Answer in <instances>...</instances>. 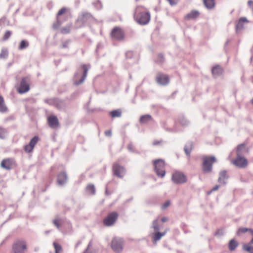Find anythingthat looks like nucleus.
<instances>
[{
  "mask_svg": "<svg viewBox=\"0 0 253 253\" xmlns=\"http://www.w3.org/2000/svg\"><path fill=\"white\" fill-rule=\"evenodd\" d=\"M134 17L137 23L140 25H146L150 20V14L142 6H137L135 10Z\"/></svg>",
  "mask_w": 253,
  "mask_h": 253,
  "instance_id": "f257e3e1",
  "label": "nucleus"
},
{
  "mask_svg": "<svg viewBox=\"0 0 253 253\" xmlns=\"http://www.w3.org/2000/svg\"><path fill=\"white\" fill-rule=\"evenodd\" d=\"M88 68L87 65H82L78 69L75 73L73 81L76 85H79L84 81L88 72Z\"/></svg>",
  "mask_w": 253,
  "mask_h": 253,
  "instance_id": "f03ea898",
  "label": "nucleus"
},
{
  "mask_svg": "<svg viewBox=\"0 0 253 253\" xmlns=\"http://www.w3.org/2000/svg\"><path fill=\"white\" fill-rule=\"evenodd\" d=\"M202 169L204 173H209L212 169V164L216 160L214 156H205L203 158Z\"/></svg>",
  "mask_w": 253,
  "mask_h": 253,
  "instance_id": "7ed1b4c3",
  "label": "nucleus"
},
{
  "mask_svg": "<svg viewBox=\"0 0 253 253\" xmlns=\"http://www.w3.org/2000/svg\"><path fill=\"white\" fill-rule=\"evenodd\" d=\"M155 171L157 175L161 177H163L166 174L165 169V162L162 159H158L154 161Z\"/></svg>",
  "mask_w": 253,
  "mask_h": 253,
  "instance_id": "20e7f679",
  "label": "nucleus"
},
{
  "mask_svg": "<svg viewBox=\"0 0 253 253\" xmlns=\"http://www.w3.org/2000/svg\"><path fill=\"white\" fill-rule=\"evenodd\" d=\"M124 240L121 238L115 237L113 239L111 243V248L116 253H120L123 249Z\"/></svg>",
  "mask_w": 253,
  "mask_h": 253,
  "instance_id": "39448f33",
  "label": "nucleus"
},
{
  "mask_svg": "<svg viewBox=\"0 0 253 253\" xmlns=\"http://www.w3.org/2000/svg\"><path fill=\"white\" fill-rule=\"evenodd\" d=\"M118 216L119 214L116 211L109 213L103 219V222L104 225L108 227L113 226L117 220Z\"/></svg>",
  "mask_w": 253,
  "mask_h": 253,
  "instance_id": "423d86ee",
  "label": "nucleus"
},
{
  "mask_svg": "<svg viewBox=\"0 0 253 253\" xmlns=\"http://www.w3.org/2000/svg\"><path fill=\"white\" fill-rule=\"evenodd\" d=\"M30 79L28 77H25L21 79L17 91L20 94L27 92L30 90Z\"/></svg>",
  "mask_w": 253,
  "mask_h": 253,
  "instance_id": "0eeeda50",
  "label": "nucleus"
},
{
  "mask_svg": "<svg viewBox=\"0 0 253 253\" xmlns=\"http://www.w3.org/2000/svg\"><path fill=\"white\" fill-rule=\"evenodd\" d=\"M27 249V245L24 241L18 240L14 243L13 245L14 253H25Z\"/></svg>",
  "mask_w": 253,
  "mask_h": 253,
  "instance_id": "6e6552de",
  "label": "nucleus"
},
{
  "mask_svg": "<svg viewBox=\"0 0 253 253\" xmlns=\"http://www.w3.org/2000/svg\"><path fill=\"white\" fill-rule=\"evenodd\" d=\"M172 180L176 184L184 183L186 181V177L182 173L178 171L174 172L172 175Z\"/></svg>",
  "mask_w": 253,
  "mask_h": 253,
  "instance_id": "1a4fd4ad",
  "label": "nucleus"
},
{
  "mask_svg": "<svg viewBox=\"0 0 253 253\" xmlns=\"http://www.w3.org/2000/svg\"><path fill=\"white\" fill-rule=\"evenodd\" d=\"M113 39L117 41L123 40L125 37L123 31L119 27H115L112 31L111 34Z\"/></svg>",
  "mask_w": 253,
  "mask_h": 253,
  "instance_id": "9d476101",
  "label": "nucleus"
},
{
  "mask_svg": "<svg viewBox=\"0 0 253 253\" xmlns=\"http://www.w3.org/2000/svg\"><path fill=\"white\" fill-rule=\"evenodd\" d=\"M114 174L119 178H122L126 173L125 168L118 164H114L113 166Z\"/></svg>",
  "mask_w": 253,
  "mask_h": 253,
  "instance_id": "9b49d317",
  "label": "nucleus"
},
{
  "mask_svg": "<svg viewBox=\"0 0 253 253\" xmlns=\"http://www.w3.org/2000/svg\"><path fill=\"white\" fill-rule=\"evenodd\" d=\"M232 163L237 167L244 168L248 165V161L244 157L237 156L236 158L232 161Z\"/></svg>",
  "mask_w": 253,
  "mask_h": 253,
  "instance_id": "f8f14e48",
  "label": "nucleus"
},
{
  "mask_svg": "<svg viewBox=\"0 0 253 253\" xmlns=\"http://www.w3.org/2000/svg\"><path fill=\"white\" fill-rule=\"evenodd\" d=\"M156 80L158 84L162 85H166L169 83V78L168 76L161 73L157 74L156 77Z\"/></svg>",
  "mask_w": 253,
  "mask_h": 253,
  "instance_id": "ddd939ff",
  "label": "nucleus"
},
{
  "mask_svg": "<svg viewBox=\"0 0 253 253\" xmlns=\"http://www.w3.org/2000/svg\"><path fill=\"white\" fill-rule=\"evenodd\" d=\"M0 166L2 168L9 170L15 166V163L12 159H6L1 161Z\"/></svg>",
  "mask_w": 253,
  "mask_h": 253,
  "instance_id": "4468645a",
  "label": "nucleus"
},
{
  "mask_svg": "<svg viewBox=\"0 0 253 253\" xmlns=\"http://www.w3.org/2000/svg\"><path fill=\"white\" fill-rule=\"evenodd\" d=\"M248 22L249 21L246 17H241L239 19L235 26L237 34H239L241 32L244 28V23L245 22L248 23Z\"/></svg>",
  "mask_w": 253,
  "mask_h": 253,
  "instance_id": "2eb2a0df",
  "label": "nucleus"
},
{
  "mask_svg": "<svg viewBox=\"0 0 253 253\" xmlns=\"http://www.w3.org/2000/svg\"><path fill=\"white\" fill-rule=\"evenodd\" d=\"M68 175L65 171L60 172L57 175V182L60 186L64 185L67 181Z\"/></svg>",
  "mask_w": 253,
  "mask_h": 253,
  "instance_id": "dca6fc26",
  "label": "nucleus"
},
{
  "mask_svg": "<svg viewBox=\"0 0 253 253\" xmlns=\"http://www.w3.org/2000/svg\"><path fill=\"white\" fill-rule=\"evenodd\" d=\"M246 152H247V150L244 143H242L237 147L236 154L237 156L244 157Z\"/></svg>",
  "mask_w": 253,
  "mask_h": 253,
  "instance_id": "f3484780",
  "label": "nucleus"
},
{
  "mask_svg": "<svg viewBox=\"0 0 253 253\" xmlns=\"http://www.w3.org/2000/svg\"><path fill=\"white\" fill-rule=\"evenodd\" d=\"M44 101L49 105H54L56 107H58L59 103H62V100L58 98L45 99Z\"/></svg>",
  "mask_w": 253,
  "mask_h": 253,
  "instance_id": "a211bd4d",
  "label": "nucleus"
},
{
  "mask_svg": "<svg viewBox=\"0 0 253 253\" xmlns=\"http://www.w3.org/2000/svg\"><path fill=\"white\" fill-rule=\"evenodd\" d=\"M48 123L51 127H56L59 124L58 118L54 116H51L48 118Z\"/></svg>",
  "mask_w": 253,
  "mask_h": 253,
  "instance_id": "6ab92c4d",
  "label": "nucleus"
},
{
  "mask_svg": "<svg viewBox=\"0 0 253 253\" xmlns=\"http://www.w3.org/2000/svg\"><path fill=\"white\" fill-rule=\"evenodd\" d=\"M223 73V69L221 66L217 65L212 69V73L213 76L216 78L221 75Z\"/></svg>",
  "mask_w": 253,
  "mask_h": 253,
  "instance_id": "aec40b11",
  "label": "nucleus"
},
{
  "mask_svg": "<svg viewBox=\"0 0 253 253\" xmlns=\"http://www.w3.org/2000/svg\"><path fill=\"white\" fill-rule=\"evenodd\" d=\"M199 15L200 13L198 10H193L185 16V18L188 20L194 19L197 18Z\"/></svg>",
  "mask_w": 253,
  "mask_h": 253,
  "instance_id": "412c9836",
  "label": "nucleus"
},
{
  "mask_svg": "<svg viewBox=\"0 0 253 253\" xmlns=\"http://www.w3.org/2000/svg\"><path fill=\"white\" fill-rule=\"evenodd\" d=\"M228 177L226 174V171L222 170L219 173V176L218 178V181L219 183L224 185L226 184L225 180Z\"/></svg>",
  "mask_w": 253,
  "mask_h": 253,
  "instance_id": "4be33fe9",
  "label": "nucleus"
},
{
  "mask_svg": "<svg viewBox=\"0 0 253 253\" xmlns=\"http://www.w3.org/2000/svg\"><path fill=\"white\" fill-rule=\"evenodd\" d=\"M155 233L154 234L153 236V242H156L157 241L160 240L161 238L165 236L166 234V231L164 232H160L158 231H155Z\"/></svg>",
  "mask_w": 253,
  "mask_h": 253,
  "instance_id": "5701e85b",
  "label": "nucleus"
},
{
  "mask_svg": "<svg viewBox=\"0 0 253 253\" xmlns=\"http://www.w3.org/2000/svg\"><path fill=\"white\" fill-rule=\"evenodd\" d=\"M152 120V116L150 115L146 114L140 117L139 119V122L141 124H146Z\"/></svg>",
  "mask_w": 253,
  "mask_h": 253,
  "instance_id": "b1692460",
  "label": "nucleus"
},
{
  "mask_svg": "<svg viewBox=\"0 0 253 253\" xmlns=\"http://www.w3.org/2000/svg\"><path fill=\"white\" fill-rule=\"evenodd\" d=\"M238 242L235 239H232L229 241L228 244L229 250L230 251H233L236 249V248L238 246Z\"/></svg>",
  "mask_w": 253,
  "mask_h": 253,
  "instance_id": "393cba45",
  "label": "nucleus"
},
{
  "mask_svg": "<svg viewBox=\"0 0 253 253\" xmlns=\"http://www.w3.org/2000/svg\"><path fill=\"white\" fill-rule=\"evenodd\" d=\"M178 122L183 126H187L189 124V121L182 115L179 116Z\"/></svg>",
  "mask_w": 253,
  "mask_h": 253,
  "instance_id": "a878e982",
  "label": "nucleus"
},
{
  "mask_svg": "<svg viewBox=\"0 0 253 253\" xmlns=\"http://www.w3.org/2000/svg\"><path fill=\"white\" fill-rule=\"evenodd\" d=\"M203 2L207 8L209 9H212L215 5L214 0H203Z\"/></svg>",
  "mask_w": 253,
  "mask_h": 253,
  "instance_id": "bb28decb",
  "label": "nucleus"
},
{
  "mask_svg": "<svg viewBox=\"0 0 253 253\" xmlns=\"http://www.w3.org/2000/svg\"><path fill=\"white\" fill-rule=\"evenodd\" d=\"M7 111V108L5 104L3 98L0 95V112L5 113Z\"/></svg>",
  "mask_w": 253,
  "mask_h": 253,
  "instance_id": "cd10ccee",
  "label": "nucleus"
},
{
  "mask_svg": "<svg viewBox=\"0 0 253 253\" xmlns=\"http://www.w3.org/2000/svg\"><path fill=\"white\" fill-rule=\"evenodd\" d=\"M192 144L191 142L186 143L184 146V150L186 155L188 157L190 156V154L192 150Z\"/></svg>",
  "mask_w": 253,
  "mask_h": 253,
  "instance_id": "c85d7f7f",
  "label": "nucleus"
},
{
  "mask_svg": "<svg viewBox=\"0 0 253 253\" xmlns=\"http://www.w3.org/2000/svg\"><path fill=\"white\" fill-rule=\"evenodd\" d=\"M249 231L251 234L253 235V230L251 228H239L237 231V235L240 236L242 234H244L247 232Z\"/></svg>",
  "mask_w": 253,
  "mask_h": 253,
  "instance_id": "c756f323",
  "label": "nucleus"
},
{
  "mask_svg": "<svg viewBox=\"0 0 253 253\" xmlns=\"http://www.w3.org/2000/svg\"><path fill=\"white\" fill-rule=\"evenodd\" d=\"M112 118H119L122 116V111L120 110H114L110 112Z\"/></svg>",
  "mask_w": 253,
  "mask_h": 253,
  "instance_id": "7c9ffc66",
  "label": "nucleus"
},
{
  "mask_svg": "<svg viewBox=\"0 0 253 253\" xmlns=\"http://www.w3.org/2000/svg\"><path fill=\"white\" fill-rule=\"evenodd\" d=\"M151 228L153 229L155 231H158L160 230L159 221L158 219H155L153 221Z\"/></svg>",
  "mask_w": 253,
  "mask_h": 253,
  "instance_id": "2f4dec72",
  "label": "nucleus"
},
{
  "mask_svg": "<svg viewBox=\"0 0 253 253\" xmlns=\"http://www.w3.org/2000/svg\"><path fill=\"white\" fill-rule=\"evenodd\" d=\"M86 191L89 194H90L92 195L94 194L95 192L94 185L92 184H89L87 185V186L86 187Z\"/></svg>",
  "mask_w": 253,
  "mask_h": 253,
  "instance_id": "473e14b6",
  "label": "nucleus"
},
{
  "mask_svg": "<svg viewBox=\"0 0 253 253\" xmlns=\"http://www.w3.org/2000/svg\"><path fill=\"white\" fill-rule=\"evenodd\" d=\"M29 45V42L26 40H22L19 44L18 47L19 50H23L27 48Z\"/></svg>",
  "mask_w": 253,
  "mask_h": 253,
  "instance_id": "72a5a7b5",
  "label": "nucleus"
},
{
  "mask_svg": "<svg viewBox=\"0 0 253 253\" xmlns=\"http://www.w3.org/2000/svg\"><path fill=\"white\" fill-rule=\"evenodd\" d=\"M83 253H96L95 251L92 248V241H90L86 249Z\"/></svg>",
  "mask_w": 253,
  "mask_h": 253,
  "instance_id": "f704fd0d",
  "label": "nucleus"
},
{
  "mask_svg": "<svg viewBox=\"0 0 253 253\" xmlns=\"http://www.w3.org/2000/svg\"><path fill=\"white\" fill-rule=\"evenodd\" d=\"M8 52L6 49L2 48L0 53V59H6L8 57Z\"/></svg>",
  "mask_w": 253,
  "mask_h": 253,
  "instance_id": "c9c22d12",
  "label": "nucleus"
},
{
  "mask_svg": "<svg viewBox=\"0 0 253 253\" xmlns=\"http://www.w3.org/2000/svg\"><path fill=\"white\" fill-rule=\"evenodd\" d=\"M243 250L249 252V253H253V247L250 246L249 245H243Z\"/></svg>",
  "mask_w": 253,
  "mask_h": 253,
  "instance_id": "e433bc0d",
  "label": "nucleus"
},
{
  "mask_svg": "<svg viewBox=\"0 0 253 253\" xmlns=\"http://www.w3.org/2000/svg\"><path fill=\"white\" fill-rule=\"evenodd\" d=\"M92 5L95 7V8L97 10H100L102 8V4L101 2L98 0L96 1L92 2Z\"/></svg>",
  "mask_w": 253,
  "mask_h": 253,
  "instance_id": "4c0bfd02",
  "label": "nucleus"
},
{
  "mask_svg": "<svg viewBox=\"0 0 253 253\" xmlns=\"http://www.w3.org/2000/svg\"><path fill=\"white\" fill-rule=\"evenodd\" d=\"M39 140V137L37 136H35L33 138H32L29 144H31V145L34 147L35 145L38 142Z\"/></svg>",
  "mask_w": 253,
  "mask_h": 253,
  "instance_id": "58836bf2",
  "label": "nucleus"
},
{
  "mask_svg": "<svg viewBox=\"0 0 253 253\" xmlns=\"http://www.w3.org/2000/svg\"><path fill=\"white\" fill-rule=\"evenodd\" d=\"M53 245L55 250V253H59V252L60 251H62V247L59 244L56 243V242H54Z\"/></svg>",
  "mask_w": 253,
  "mask_h": 253,
  "instance_id": "ea45409f",
  "label": "nucleus"
},
{
  "mask_svg": "<svg viewBox=\"0 0 253 253\" xmlns=\"http://www.w3.org/2000/svg\"><path fill=\"white\" fill-rule=\"evenodd\" d=\"M33 148H34V147H32L31 145V144H28L24 146V149L26 152L30 153V152H32Z\"/></svg>",
  "mask_w": 253,
  "mask_h": 253,
  "instance_id": "a19ab883",
  "label": "nucleus"
},
{
  "mask_svg": "<svg viewBox=\"0 0 253 253\" xmlns=\"http://www.w3.org/2000/svg\"><path fill=\"white\" fill-rule=\"evenodd\" d=\"M83 20L84 21H85L86 20L92 17V15L90 14V13L88 12H84L83 13Z\"/></svg>",
  "mask_w": 253,
  "mask_h": 253,
  "instance_id": "79ce46f5",
  "label": "nucleus"
},
{
  "mask_svg": "<svg viewBox=\"0 0 253 253\" xmlns=\"http://www.w3.org/2000/svg\"><path fill=\"white\" fill-rule=\"evenodd\" d=\"M70 31V26H67L62 28L61 32L63 34H66L69 33Z\"/></svg>",
  "mask_w": 253,
  "mask_h": 253,
  "instance_id": "37998d69",
  "label": "nucleus"
},
{
  "mask_svg": "<svg viewBox=\"0 0 253 253\" xmlns=\"http://www.w3.org/2000/svg\"><path fill=\"white\" fill-rule=\"evenodd\" d=\"M11 32L10 31H6L3 37V40L4 41L7 40L11 36Z\"/></svg>",
  "mask_w": 253,
  "mask_h": 253,
  "instance_id": "c03bdc74",
  "label": "nucleus"
},
{
  "mask_svg": "<svg viewBox=\"0 0 253 253\" xmlns=\"http://www.w3.org/2000/svg\"><path fill=\"white\" fill-rule=\"evenodd\" d=\"M127 149L131 152L136 153L139 154V152L134 150L133 145L131 143H129L127 145Z\"/></svg>",
  "mask_w": 253,
  "mask_h": 253,
  "instance_id": "a18cd8bd",
  "label": "nucleus"
},
{
  "mask_svg": "<svg viewBox=\"0 0 253 253\" xmlns=\"http://www.w3.org/2000/svg\"><path fill=\"white\" fill-rule=\"evenodd\" d=\"M66 10V8L65 7H62L60 9L57 14V18H58L59 16L63 14L65 12Z\"/></svg>",
  "mask_w": 253,
  "mask_h": 253,
  "instance_id": "49530a36",
  "label": "nucleus"
},
{
  "mask_svg": "<svg viewBox=\"0 0 253 253\" xmlns=\"http://www.w3.org/2000/svg\"><path fill=\"white\" fill-rule=\"evenodd\" d=\"M5 130L0 127V138L3 139L5 137Z\"/></svg>",
  "mask_w": 253,
  "mask_h": 253,
  "instance_id": "de8ad7c7",
  "label": "nucleus"
},
{
  "mask_svg": "<svg viewBox=\"0 0 253 253\" xmlns=\"http://www.w3.org/2000/svg\"><path fill=\"white\" fill-rule=\"evenodd\" d=\"M71 42L70 40H68L63 42L62 47V48H68L69 44Z\"/></svg>",
  "mask_w": 253,
  "mask_h": 253,
  "instance_id": "09e8293b",
  "label": "nucleus"
},
{
  "mask_svg": "<svg viewBox=\"0 0 253 253\" xmlns=\"http://www.w3.org/2000/svg\"><path fill=\"white\" fill-rule=\"evenodd\" d=\"M53 223L57 227L58 229H60V224L58 219H54L53 220Z\"/></svg>",
  "mask_w": 253,
  "mask_h": 253,
  "instance_id": "8fccbe9b",
  "label": "nucleus"
},
{
  "mask_svg": "<svg viewBox=\"0 0 253 253\" xmlns=\"http://www.w3.org/2000/svg\"><path fill=\"white\" fill-rule=\"evenodd\" d=\"M61 23L58 20V18H57V22L53 24V28L55 29L58 28V27L60 26Z\"/></svg>",
  "mask_w": 253,
  "mask_h": 253,
  "instance_id": "3c124183",
  "label": "nucleus"
},
{
  "mask_svg": "<svg viewBox=\"0 0 253 253\" xmlns=\"http://www.w3.org/2000/svg\"><path fill=\"white\" fill-rule=\"evenodd\" d=\"M164 61V57L162 54H159L158 55V62L162 63Z\"/></svg>",
  "mask_w": 253,
  "mask_h": 253,
  "instance_id": "603ef678",
  "label": "nucleus"
},
{
  "mask_svg": "<svg viewBox=\"0 0 253 253\" xmlns=\"http://www.w3.org/2000/svg\"><path fill=\"white\" fill-rule=\"evenodd\" d=\"M170 205V201H167V202H166L162 206V209L163 210H164L165 209H166L167 207H168Z\"/></svg>",
  "mask_w": 253,
  "mask_h": 253,
  "instance_id": "864d4df0",
  "label": "nucleus"
},
{
  "mask_svg": "<svg viewBox=\"0 0 253 253\" xmlns=\"http://www.w3.org/2000/svg\"><path fill=\"white\" fill-rule=\"evenodd\" d=\"M126 58H131L133 55V52L132 51H127L126 53Z\"/></svg>",
  "mask_w": 253,
  "mask_h": 253,
  "instance_id": "5fc2aeb1",
  "label": "nucleus"
},
{
  "mask_svg": "<svg viewBox=\"0 0 253 253\" xmlns=\"http://www.w3.org/2000/svg\"><path fill=\"white\" fill-rule=\"evenodd\" d=\"M219 186L218 185H216L215 186H214L212 188V189L209 192V194L211 193L212 191H214L216 190H217L219 188Z\"/></svg>",
  "mask_w": 253,
  "mask_h": 253,
  "instance_id": "6e6d98bb",
  "label": "nucleus"
},
{
  "mask_svg": "<svg viewBox=\"0 0 253 253\" xmlns=\"http://www.w3.org/2000/svg\"><path fill=\"white\" fill-rule=\"evenodd\" d=\"M105 134L107 136H111L112 135V132L111 130H107L105 132Z\"/></svg>",
  "mask_w": 253,
  "mask_h": 253,
  "instance_id": "4d7b16f0",
  "label": "nucleus"
},
{
  "mask_svg": "<svg viewBox=\"0 0 253 253\" xmlns=\"http://www.w3.org/2000/svg\"><path fill=\"white\" fill-rule=\"evenodd\" d=\"M170 3V5H173L176 4L174 0H167Z\"/></svg>",
  "mask_w": 253,
  "mask_h": 253,
  "instance_id": "13d9d810",
  "label": "nucleus"
},
{
  "mask_svg": "<svg viewBox=\"0 0 253 253\" xmlns=\"http://www.w3.org/2000/svg\"><path fill=\"white\" fill-rule=\"evenodd\" d=\"M64 106V102L62 101V103H58V107H57L59 109H61L63 106Z\"/></svg>",
  "mask_w": 253,
  "mask_h": 253,
  "instance_id": "bf43d9fd",
  "label": "nucleus"
},
{
  "mask_svg": "<svg viewBox=\"0 0 253 253\" xmlns=\"http://www.w3.org/2000/svg\"><path fill=\"white\" fill-rule=\"evenodd\" d=\"M248 5L250 6H251L252 5H253V1L252 0H249L248 1Z\"/></svg>",
  "mask_w": 253,
  "mask_h": 253,
  "instance_id": "052dcab7",
  "label": "nucleus"
},
{
  "mask_svg": "<svg viewBox=\"0 0 253 253\" xmlns=\"http://www.w3.org/2000/svg\"><path fill=\"white\" fill-rule=\"evenodd\" d=\"M161 221L163 222H165L166 221H167V218L165 217H162L161 218Z\"/></svg>",
  "mask_w": 253,
  "mask_h": 253,
  "instance_id": "680f3d73",
  "label": "nucleus"
},
{
  "mask_svg": "<svg viewBox=\"0 0 253 253\" xmlns=\"http://www.w3.org/2000/svg\"><path fill=\"white\" fill-rule=\"evenodd\" d=\"M159 143V141H154V142H153V144L154 145H156L158 144Z\"/></svg>",
  "mask_w": 253,
  "mask_h": 253,
  "instance_id": "e2e57ef3",
  "label": "nucleus"
},
{
  "mask_svg": "<svg viewBox=\"0 0 253 253\" xmlns=\"http://www.w3.org/2000/svg\"><path fill=\"white\" fill-rule=\"evenodd\" d=\"M251 103L253 105V98L251 100Z\"/></svg>",
  "mask_w": 253,
  "mask_h": 253,
  "instance_id": "0e129e2a",
  "label": "nucleus"
},
{
  "mask_svg": "<svg viewBox=\"0 0 253 253\" xmlns=\"http://www.w3.org/2000/svg\"><path fill=\"white\" fill-rule=\"evenodd\" d=\"M49 231H46V233H49Z\"/></svg>",
  "mask_w": 253,
  "mask_h": 253,
  "instance_id": "69168bd1",
  "label": "nucleus"
},
{
  "mask_svg": "<svg viewBox=\"0 0 253 253\" xmlns=\"http://www.w3.org/2000/svg\"><path fill=\"white\" fill-rule=\"evenodd\" d=\"M228 41H227L226 42V44H227L228 43Z\"/></svg>",
  "mask_w": 253,
  "mask_h": 253,
  "instance_id": "338daca9",
  "label": "nucleus"
}]
</instances>
